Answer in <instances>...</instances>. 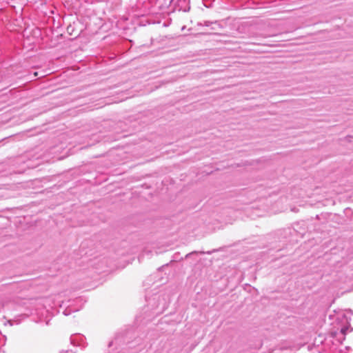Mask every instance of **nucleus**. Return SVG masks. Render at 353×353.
Listing matches in <instances>:
<instances>
[{"instance_id": "1", "label": "nucleus", "mask_w": 353, "mask_h": 353, "mask_svg": "<svg viewBox=\"0 0 353 353\" xmlns=\"http://www.w3.org/2000/svg\"><path fill=\"white\" fill-rule=\"evenodd\" d=\"M350 325H345V326H343L341 329V334L343 336V339H345L344 336L349 332L350 331Z\"/></svg>"}, {"instance_id": "2", "label": "nucleus", "mask_w": 353, "mask_h": 353, "mask_svg": "<svg viewBox=\"0 0 353 353\" xmlns=\"http://www.w3.org/2000/svg\"><path fill=\"white\" fill-rule=\"evenodd\" d=\"M63 313H64V314H65V315H68V314H69V313H68V312H67V310H65V311L63 312Z\"/></svg>"}, {"instance_id": "3", "label": "nucleus", "mask_w": 353, "mask_h": 353, "mask_svg": "<svg viewBox=\"0 0 353 353\" xmlns=\"http://www.w3.org/2000/svg\"><path fill=\"white\" fill-rule=\"evenodd\" d=\"M71 341H72V343L74 342V339L73 338H71Z\"/></svg>"}, {"instance_id": "4", "label": "nucleus", "mask_w": 353, "mask_h": 353, "mask_svg": "<svg viewBox=\"0 0 353 353\" xmlns=\"http://www.w3.org/2000/svg\"><path fill=\"white\" fill-rule=\"evenodd\" d=\"M212 252H207V254H211Z\"/></svg>"}]
</instances>
